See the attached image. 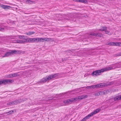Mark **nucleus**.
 Segmentation results:
<instances>
[{"label":"nucleus","mask_w":121,"mask_h":121,"mask_svg":"<svg viewBox=\"0 0 121 121\" xmlns=\"http://www.w3.org/2000/svg\"><path fill=\"white\" fill-rule=\"evenodd\" d=\"M121 67V63L117 65H115L112 66L108 67L104 69L93 71L90 75L95 77L100 75L102 72H103L108 70L113 69L116 67Z\"/></svg>","instance_id":"1"},{"label":"nucleus","mask_w":121,"mask_h":121,"mask_svg":"<svg viewBox=\"0 0 121 121\" xmlns=\"http://www.w3.org/2000/svg\"><path fill=\"white\" fill-rule=\"evenodd\" d=\"M87 97L88 95H83L65 100L63 102V104H61V106H62L65 105L70 104L73 102H75L80 100L86 98Z\"/></svg>","instance_id":"2"},{"label":"nucleus","mask_w":121,"mask_h":121,"mask_svg":"<svg viewBox=\"0 0 121 121\" xmlns=\"http://www.w3.org/2000/svg\"><path fill=\"white\" fill-rule=\"evenodd\" d=\"M21 53V52L18 50H13L6 51L5 49H3L0 50V57H5L13 54H19Z\"/></svg>","instance_id":"3"},{"label":"nucleus","mask_w":121,"mask_h":121,"mask_svg":"<svg viewBox=\"0 0 121 121\" xmlns=\"http://www.w3.org/2000/svg\"><path fill=\"white\" fill-rule=\"evenodd\" d=\"M58 74H56L49 76H47L43 78L40 81L41 83H44L48 81L49 80L54 78H58Z\"/></svg>","instance_id":"4"},{"label":"nucleus","mask_w":121,"mask_h":121,"mask_svg":"<svg viewBox=\"0 0 121 121\" xmlns=\"http://www.w3.org/2000/svg\"><path fill=\"white\" fill-rule=\"evenodd\" d=\"M25 37L24 35H18L17 36H14L11 37L13 41V43H16L14 42L15 40H24L25 39Z\"/></svg>","instance_id":"5"},{"label":"nucleus","mask_w":121,"mask_h":121,"mask_svg":"<svg viewBox=\"0 0 121 121\" xmlns=\"http://www.w3.org/2000/svg\"><path fill=\"white\" fill-rule=\"evenodd\" d=\"M34 42V38H29L25 39L24 40H15L14 42L18 43H25L27 42Z\"/></svg>","instance_id":"6"},{"label":"nucleus","mask_w":121,"mask_h":121,"mask_svg":"<svg viewBox=\"0 0 121 121\" xmlns=\"http://www.w3.org/2000/svg\"><path fill=\"white\" fill-rule=\"evenodd\" d=\"M96 31H104L105 34L109 35L111 34L112 33L111 32H112L111 31L110 29H109V27H102L101 29Z\"/></svg>","instance_id":"7"},{"label":"nucleus","mask_w":121,"mask_h":121,"mask_svg":"<svg viewBox=\"0 0 121 121\" xmlns=\"http://www.w3.org/2000/svg\"><path fill=\"white\" fill-rule=\"evenodd\" d=\"M14 82L13 80L5 79L1 80L0 81V85L3 84H6L7 83H12Z\"/></svg>","instance_id":"8"},{"label":"nucleus","mask_w":121,"mask_h":121,"mask_svg":"<svg viewBox=\"0 0 121 121\" xmlns=\"http://www.w3.org/2000/svg\"><path fill=\"white\" fill-rule=\"evenodd\" d=\"M44 40H45L47 41H52L53 39L51 38H39V42H43Z\"/></svg>","instance_id":"9"},{"label":"nucleus","mask_w":121,"mask_h":121,"mask_svg":"<svg viewBox=\"0 0 121 121\" xmlns=\"http://www.w3.org/2000/svg\"><path fill=\"white\" fill-rule=\"evenodd\" d=\"M121 43H120L117 42H111L109 43L108 44H107V45H113L119 46L120 45Z\"/></svg>","instance_id":"10"},{"label":"nucleus","mask_w":121,"mask_h":121,"mask_svg":"<svg viewBox=\"0 0 121 121\" xmlns=\"http://www.w3.org/2000/svg\"><path fill=\"white\" fill-rule=\"evenodd\" d=\"M100 110V109L99 108L98 109L94 111L93 112H91V113L89 114V115L91 117L92 116L94 115L97 113Z\"/></svg>","instance_id":"11"},{"label":"nucleus","mask_w":121,"mask_h":121,"mask_svg":"<svg viewBox=\"0 0 121 121\" xmlns=\"http://www.w3.org/2000/svg\"><path fill=\"white\" fill-rule=\"evenodd\" d=\"M74 1L77 2H79L84 3H88V1L86 0H73Z\"/></svg>","instance_id":"12"},{"label":"nucleus","mask_w":121,"mask_h":121,"mask_svg":"<svg viewBox=\"0 0 121 121\" xmlns=\"http://www.w3.org/2000/svg\"><path fill=\"white\" fill-rule=\"evenodd\" d=\"M101 36V35H99L98 34H96L95 33H91V34L89 35L88 37L89 38H90V37L93 38L94 36Z\"/></svg>","instance_id":"13"},{"label":"nucleus","mask_w":121,"mask_h":121,"mask_svg":"<svg viewBox=\"0 0 121 121\" xmlns=\"http://www.w3.org/2000/svg\"><path fill=\"white\" fill-rule=\"evenodd\" d=\"M0 6L4 9H9L11 7L9 6L3 4H1Z\"/></svg>","instance_id":"14"},{"label":"nucleus","mask_w":121,"mask_h":121,"mask_svg":"<svg viewBox=\"0 0 121 121\" xmlns=\"http://www.w3.org/2000/svg\"><path fill=\"white\" fill-rule=\"evenodd\" d=\"M99 94H100V95H102L107 93L108 91H99Z\"/></svg>","instance_id":"15"},{"label":"nucleus","mask_w":121,"mask_h":121,"mask_svg":"<svg viewBox=\"0 0 121 121\" xmlns=\"http://www.w3.org/2000/svg\"><path fill=\"white\" fill-rule=\"evenodd\" d=\"M90 117H91L90 115L88 114V115L86 116L85 117L83 118L80 121H85L86 119H89Z\"/></svg>","instance_id":"16"},{"label":"nucleus","mask_w":121,"mask_h":121,"mask_svg":"<svg viewBox=\"0 0 121 121\" xmlns=\"http://www.w3.org/2000/svg\"><path fill=\"white\" fill-rule=\"evenodd\" d=\"M121 99V95L116 97L114 98V101L118 100Z\"/></svg>","instance_id":"17"},{"label":"nucleus","mask_w":121,"mask_h":121,"mask_svg":"<svg viewBox=\"0 0 121 121\" xmlns=\"http://www.w3.org/2000/svg\"><path fill=\"white\" fill-rule=\"evenodd\" d=\"M99 84L100 86V88L104 87L107 85V84H105V83H103L100 84Z\"/></svg>","instance_id":"18"},{"label":"nucleus","mask_w":121,"mask_h":121,"mask_svg":"<svg viewBox=\"0 0 121 121\" xmlns=\"http://www.w3.org/2000/svg\"><path fill=\"white\" fill-rule=\"evenodd\" d=\"M12 77H16L17 76H18L19 74L17 73H15L12 74Z\"/></svg>","instance_id":"19"},{"label":"nucleus","mask_w":121,"mask_h":121,"mask_svg":"<svg viewBox=\"0 0 121 121\" xmlns=\"http://www.w3.org/2000/svg\"><path fill=\"white\" fill-rule=\"evenodd\" d=\"M34 42H39V38H34Z\"/></svg>","instance_id":"20"},{"label":"nucleus","mask_w":121,"mask_h":121,"mask_svg":"<svg viewBox=\"0 0 121 121\" xmlns=\"http://www.w3.org/2000/svg\"><path fill=\"white\" fill-rule=\"evenodd\" d=\"M92 87L94 88L100 87L99 84L93 85V86Z\"/></svg>","instance_id":"21"},{"label":"nucleus","mask_w":121,"mask_h":121,"mask_svg":"<svg viewBox=\"0 0 121 121\" xmlns=\"http://www.w3.org/2000/svg\"><path fill=\"white\" fill-rule=\"evenodd\" d=\"M18 101H14V102H11V104H17V103Z\"/></svg>","instance_id":"22"},{"label":"nucleus","mask_w":121,"mask_h":121,"mask_svg":"<svg viewBox=\"0 0 121 121\" xmlns=\"http://www.w3.org/2000/svg\"><path fill=\"white\" fill-rule=\"evenodd\" d=\"M33 2L32 1L30 0H27L26 1L27 3L29 4H31L33 3Z\"/></svg>","instance_id":"23"},{"label":"nucleus","mask_w":121,"mask_h":121,"mask_svg":"<svg viewBox=\"0 0 121 121\" xmlns=\"http://www.w3.org/2000/svg\"><path fill=\"white\" fill-rule=\"evenodd\" d=\"M6 78H12V74H10L8 75L7 76Z\"/></svg>","instance_id":"24"},{"label":"nucleus","mask_w":121,"mask_h":121,"mask_svg":"<svg viewBox=\"0 0 121 121\" xmlns=\"http://www.w3.org/2000/svg\"><path fill=\"white\" fill-rule=\"evenodd\" d=\"M34 32H29L28 33H27L26 34L27 35H30L32 34H34Z\"/></svg>","instance_id":"25"},{"label":"nucleus","mask_w":121,"mask_h":121,"mask_svg":"<svg viewBox=\"0 0 121 121\" xmlns=\"http://www.w3.org/2000/svg\"><path fill=\"white\" fill-rule=\"evenodd\" d=\"M99 92L95 93V96H99V95H100L99 94Z\"/></svg>","instance_id":"26"},{"label":"nucleus","mask_w":121,"mask_h":121,"mask_svg":"<svg viewBox=\"0 0 121 121\" xmlns=\"http://www.w3.org/2000/svg\"><path fill=\"white\" fill-rule=\"evenodd\" d=\"M4 28H2L0 27V30L1 31H3L4 30Z\"/></svg>","instance_id":"27"},{"label":"nucleus","mask_w":121,"mask_h":121,"mask_svg":"<svg viewBox=\"0 0 121 121\" xmlns=\"http://www.w3.org/2000/svg\"><path fill=\"white\" fill-rule=\"evenodd\" d=\"M2 25L1 24V23H0V26H1L2 27Z\"/></svg>","instance_id":"28"},{"label":"nucleus","mask_w":121,"mask_h":121,"mask_svg":"<svg viewBox=\"0 0 121 121\" xmlns=\"http://www.w3.org/2000/svg\"><path fill=\"white\" fill-rule=\"evenodd\" d=\"M119 56H121V53H120V54L119 55Z\"/></svg>","instance_id":"29"},{"label":"nucleus","mask_w":121,"mask_h":121,"mask_svg":"<svg viewBox=\"0 0 121 121\" xmlns=\"http://www.w3.org/2000/svg\"><path fill=\"white\" fill-rule=\"evenodd\" d=\"M12 112H13V111H12ZM11 112V111L9 112V113H10V112Z\"/></svg>","instance_id":"30"}]
</instances>
